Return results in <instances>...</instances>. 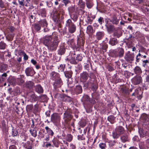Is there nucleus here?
<instances>
[{
    "instance_id": "f257e3e1",
    "label": "nucleus",
    "mask_w": 149,
    "mask_h": 149,
    "mask_svg": "<svg viewBox=\"0 0 149 149\" xmlns=\"http://www.w3.org/2000/svg\"><path fill=\"white\" fill-rule=\"evenodd\" d=\"M42 41L43 44L52 52L56 50L60 42L57 36L53 38L51 36H45L42 38Z\"/></svg>"
},
{
    "instance_id": "f03ea898",
    "label": "nucleus",
    "mask_w": 149,
    "mask_h": 149,
    "mask_svg": "<svg viewBox=\"0 0 149 149\" xmlns=\"http://www.w3.org/2000/svg\"><path fill=\"white\" fill-rule=\"evenodd\" d=\"M66 26L68 28L69 33H72L76 30V26L70 19H68L66 22Z\"/></svg>"
},
{
    "instance_id": "7ed1b4c3",
    "label": "nucleus",
    "mask_w": 149,
    "mask_h": 149,
    "mask_svg": "<svg viewBox=\"0 0 149 149\" xmlns=\"http://www.w3.org/2000/svg\"><path fill=\"white\" fill-rule=\"evenodd\" d=\"M72 111L70 109H68L64 113L63 119L66 123H68L72 118Z\"/></svg>"
},
{
    "instance_id": "20e7f679",
    "label": "nucleus",
    "mask_w": 149,
    "mask_h": 149,
    "mask_svg": "<svg viewBox=\"0 0 149 149\" xmlns=\"http://www.w3.org/2000/svg\"><path fill=\"white\" fill-rule=\"evenodd\" d=\"M61 119V116L59 113H54L51 116V121L54 123L58 124L59 123Z\"/></svg>"
},
{
    "instance_id": "39448f33",
    "label": "nucleus",
    "mask_w": 149,
    "mask_h": 149,
    "mask_svg": "<svg viewBox=\"0 0 149 149\" xmlns=\"http://www.w3.org/2000/svg\"><path fill=\"white\" fill-rule=\"evenodd\" d=\"M82 89L80 85H77L72 89V93L73 95H78L82 93Z\"/></svg>"
},
{
    "instance_id": "423d86ee",
    "label": "nucleus",
    "mask_w": 149,
    "mask_h": 149,
    "mask_svg": "<svg viewBox=\"0 0 149 149\" xmlns=\"http://www.w3.org/2000/svg\"><path fill=\"white\" fill-rule=\"evenodd\" d=\"M134 54H130L129 52L126 54L125 56V59L127 61L131 63L134 60Z\"/></svg>"
},
{
    "instance_id": "0eeeda50",
    "label": "nucleus",
    "mask_w": 149,
    "mask_h": 149,
    "mask_svg": "<svg viewBox=\"0 0 149 149\" xmlns=\"http://www.w3.org/2000/svg\"><path fill=\"white\" fill-rule=\"evenodd\" d=\"M114 54L116 56L122 57L123 56L124 54V49L122 48H119L116 51H114Z\"/></svg>"
},
{
    "instance_id": "6e6552de",
    "label": "nucleus",
    "mask_w": 149,
    "mask_h": 149,
    "mask_svg": "<svg viewBox=\"0 0 149 149\" xmlns=\"http://www.w3.org/2000/svg\"><path fill=\"white\" fill-rule=\"evenodd\" d=\"M25 72L27 76H33L36 73L33 68L31 67H28L26 69Z\"/></svg>"
},
{
    "instance_id": "1a4fd4ad",
    "label": "nucleus",
    "mask_w": 149,
    "mask_h": 149,
    "mask_svg": "<svg viewBox=\"0 0 149 149\" xmlns=\"http://www.w3.org/2000/svg\"><path fill=\"white\" fill-rule=\"evenodd\" d=\"M142 78L140 76H136L132 79L133 83L135 85L140 84L142 82Z\"/></svg>"
},
{
    "instance_id": "9d476101",
    "label": "nucleus",
    "mask_w": 149,
    "mask_h": 149,
    "mask_svg": "<svg viewBox=\"0 0 149 149\" xmlns=\"http://www.w3.org/2000/svg\"><path fill=\"white\" fill-rule=\"evenodd\" d=\"M55 81L53 83V86L55 88H59L61 87L63 84L60 78L54 80Z\"/></svg>"
},
{
    "instance_id": "9b49d317",
    "label": "nucleus",
    "mask_w": 149,
    "mask_h": 149,
    "mask_svg": "<svg viewBox=\"0 0 149 149\" xmlns=\"http://www.w3.org/2000/svg\"><path fill=\"white\" fill-rule=\"evenodd\" d=\"M89 77L88 73L86 72H84L80 74L81 81L82 82H85L87 80Z\"/></svg>"
},
{
    "instance_id": "f8f14e48",
    "label": "nucleus",
    "mask_w": 149,
    "mask_h": 149,
    "mask_svg": "<svg viewBox=\"0 0 149 149\" xmlns=\"http://www.w3.org/2000/svg\"><path fill=\"white\" fill-rule=\"evenodd\" d=\"M121 141L123 143H125L129 142L130 140L128 134H124L122 135L120 137Z\"/></svg>"
},
{
    "instance_id": "ddd939ff",
    "label": "nucleus",
    "mask_w": 149,
    "mask_h": 149,
    "mask_svg": "<svg viewBox=\"0 0 149 149\" xmlns=\"http://www.w3.org/2000/svg\"><path fill=\"white\" fill-rule=\"evenodd\" d=\"M66 95L65 94L57 93L55 95V97L61 101H65Z\"/></svg>"
},
{
    "instance_id": "4468645a",
    "label": "nucleus",
    "mask_w": 149,
    "mask_h": 149,
    "mask_svg": "<svg viewBox=\"0 0 149 149\" xmlns=\"http://www.w3.org/2000/svg\"><path fill=\"white\" fill-rule=\"evenodd\" d=\"M68 43H70L71 46L74 48H76V49H79L81 47V46L79 44H78L77 43V44H75L74 43V40L73 39H72L68 41Z\"/></svg>"
},
{
    "instance_id": "2eb2a0df",
    "label": "nucleus",
    "mask_w": 149,
    "mask_h": 149,
    "mask_svg": "<svg viewBox=\"0 0 149 149\" xmlns=\"http://www.w3.org/2000/svg\"><path fill=\"white\" fill-rule=\"evenodd\" d=\"M82 100L84 101L89 102L90 103L94 104L95 102L94 100H90L89 96L87 95H84L82 97Z\"/></svg>"
},
{
    "instance_id": "dca6fc26",
    "label": "nucleus",
    "mask_w": 149,
    "mask_h": 149,
    "mask_svg": "<svg viewBox=\"0 0 149 149\" xmlns=\"http://www.w3.org/2000/svg\"><path fill=\"white\" fill-rule=\"evenodd\" d=\"M104 33L103 31H98L96 33V37L97 40H100L103 37Z\"/></svg>"
},
{
    "instance_id": "f3484780",
    "label": "nucleus",
    "mask_w": 149,
    "mask_h": 149,
    "mask_svg": "<svg viewBox=\"0 0 149 149\" xmlns=\"http://www.w3.org/2000/svg\"><path fill=\"white\" fill-rule=\"evenodd\" d=\"M51 78L53 80H55L60 78V75L59 74L54 72H53L51 73Z\"/></svg>"
},
{
    "instance_id": "a211bd4d",
    "label": "nucleus",
    "mask_w": 149,
    "mask_h": 149,
    "mask_svg": "<svg viewBox=\"0 0 149 149\" xmlns=\"http://www.w3.org/2000/svg\"><path fill=\"white\" fill-rule=\"evenodd\" d=\"M115 130L120 135L124 134L125 131L124 128L121 126H118Z\"/></svg>"
},
{
    "instance_id": "6ab92c4d",
    "label": "nucleus",
    "mask_w": 149,
    "mask_h": 149,
    "mask_svg": "<svg viewBox=\"0 0 149 149\" xmlns=\"http://www.w3.org/2000/svg\"><path fill=\"white\" fill-rule=\"evenodd\" d=\"M135 92L136 96L139 99L141 100L142 97V92L140 89H136L135 90Z\"/></svg>"
},
{
    "instance_id": "aec40b11",
    "label": "nucleus",
    "mask_w": 149,
    "mask_h": 149,
    "mask_svg": "<svg viewBox=\"0 0 149 149\" xmlns=\"http://www.w3.org/2000/svg\"><path fill=\"white\" fill-rule=\"evenodd\" d=\"M78 5L80 7V10H82L85 8V3L83 0H79Z\"/></svg>"
},
{
    "instance_id": "412c9836",
    "label": "nucleus",
    "mask_w": 149,
    "mask_h": 149,
    "mask_svg": "<svg viewBox=\"0 0 149 149\" xmlns=\"http://www.w3.org/2000/svg\"><path fill=\"white\" fill-rule=\"evenodd\" d=\"M65 51V49L64 46L62 45L60 46L59 49L58 50V54L60 55L63 54Z\"/></svg>"
},
{
    "instance_id": "4be33fe9",
    "label": "nucleus",
    "mask_w": 149,
    "mask_h": 149,
    "mask_svg": "<svg viewBox=\"0 0 149 149\" xmlns=\"http://www.w3.org/2000/svg\"><path fill=\"white\" fill-rule=\"evenodd\" d=\"M35 91L39 93H42L43 92L42 88L41 85L39 84L38 85L36 86L35 87Z\"/></svg>"
},
{
    "instance_id": "5701e85b",
    "label": "nucleus",
    "mask_w": 149,
    "mask_h": 149,
    "mask_svg": "<svg viewBox=\"0 0 149 149\" xmlns=\"http://www.w3.org/2000/svg\"><path fill=\"white\" fill-rule=\"evenodd\" d=\"M94 32L93 28L91 25H88L87 28L86 33L89 34H92Z\"/></svg>"
},
{
    "instance_id": "b1692460",
    "label": "nucleus",
    "mask_w": 149,
    "mask_h": 149,
    "mask_svg": "<svg viewBox=\"0 0 149 149\" xmlns=\"http://www.w3.org/2000/svg\"><path fill=\"white\" fill-rule=\"evenodd\" d=\"M119 19H117V17L115 16H113L111 19L110 21L113 24L117 25L119 23Z\"/></svg>"
},
{
    "instance_id": "393cba45",
    "label": "nucleus",
    "mask_w": 149,
    "mask_h": 149,
    "mask_svg": "<svg viewBox=\"0 0 149 149\" xmlns=\"http://www.w3.org/2000/svg\"><path fill=\"white\" fill-rule=\"evenodd\" d=\"M109 44L112 46L116 45L118 43L117 39L114 38H111L109 42Z\"/></svg>"
},
{
    "instance_id": "a878e982",
    "label": "nucleus",
    "mask_w": 149,
    "mask_h": 149,
    "mask_svg": "<svg viewBox=\"0 0 149 149\" xmlns=\"http://www.w3.org/2000/svg\"><path fill=\"white\" fill-rule=\"evenodd\" d=\"M86 7L89 9L91 8L93 5V1L91 0H86Z\"/></svg>"
},
{
    "instance_id": "bb28decb",
    "label": "nucleus",
    "mask_w": 149,
    "mask_h": 149,
    "mask_svg": "<svg viewBox=\"0 0 149 149\" xmlns=\"http://www.w3.org/2000/svg\"><path fill=\"white\" fill-rule=\"evenodd\" d=\"M40 25H41L43 27H47V23L45 19H44L40 20L38 22Z\"/></svg>"
},
{
    "instance_id": "cd10ccee",
    "label": "nucleus",
    "mask_w": 149,
    "mask_h": 149,
    "mask_svg": "<svg viewBox=\"0 0 149 149\" xmlns=\"http://www.w3.org/2000/svg\"><path fill=\"white\" fill-rule=\"evenodd\" d=\"M107 29V30L109 32L113 31L114 30V26L112 25L107 24L105 25Z\"/></svg>"
},
{
    "instance_id": "c85d7f7f",
    "label": "nucleus",
    "mask_w": 149,
    "mask_h": 149,
    "mask_svg": "<svg viewBox=\"0 0 149 149\" xmlns=\"http://www.w3.org/2000/svg\"><path fill=\"white\" fill-rule=\"evenodd\" d=\"M64 74L65 77L67 78H70L72 74V71H66L64 72Z\"/></svg>"
},
{
    "instance_id": "c756f323",
    "label": "nucleus",
    "mask_w": 149,
    "mask_h": 149,
    "mask_svg": "<svg viewBox=\"0 0 149 149\" xmlns=\"http://www.w3.org/2000/svg\"><path fill=\"white\" fill-rule=\"evenodd\" d=\"M118 133L116 130L112 132L111 136L113 139H116L119 138L120 135Z\"/></svg>"
},
{
    "instance_id": "7c9ffc66",
    "label": "nucleus",
    "mask_w": 149,
    "mask_h": 149,
    "mask_svg": "<svg viewBox=\"0 0 149 149\" xmlns=\"http://www.w3.org/2000/svg\"><path fill=\"white\" fill-rule=\"evenodd\" d=\"M134 37L132 36L131 35H130L129 37L127 38H126V42L129 44H131L134 39Z\"/></svg>"
},
{
    "instance_id": "2f4dec72",
    "label": "nucleus",
    "mask_w": 149,
    "mask_h": 149,
    "mask_svg": "<svg viewBox=\"0 0 149 149\" xmlns=\"http://www.w3.org/2000/svg\"><path fill=\"white\" fill-rule=\"evenodd\" d=\"M141 119L145 121H148L149 120V116L146 113H143L141 116Z\"/></svg>"
},
{
    "instance_id": "473e14b6",
    "label": "nucleus",
    "mask_w": 149,
    "mask_h": 149,
    "mask_svg": "<svg viewBox=\"0 0 149 149\" xmlns=\"http://www.w3.org/2000/svg\"><path fill=\"white\" fill-rule=\"evenodd\" d=\"M134 72L135 74H139L141 73L142 71L141 68L138 66H136L134 69Z\"/></svg>"
},
{
    "instance_id": "72a5a7b5",
    "label": "nucleus",
    "mask_w": 149,
    "mask_h": 149,
    "mask_svg": "<svg viewBox=\"0 0 149 149\" xmlns=\"http://www.w3.org/2000/svg\"><path fill=\"white\" fill-rule=\"evenodd\" d=\"M15 34L13 33H10L8 34L6 37L7 40L8 41L12 40Z\"/></svg>"
},
{
    "instance_id": "f704fd0d",
    "label": "nucleus",
    "mask_w": 149,
    "mask_h": 149,
    "mask_svg": "<svg viewBox=\"0 0 149 149\" xmlns=\"http://www.w3.org/2000/svg\"><path fill=\"white\" fill-rule=\"evenodd\" d=\"M25 148L27 149H33V145L29 141H27L25 144Z\"/></svg>"
},
{
    "instance_id": "c9c22d12",
    "label": "nucleus",
    "mask_w": 149,
    "mask_h": 149,
    "mask_svg": "<svg viewBox=\"0 0 149 149\" xmlns=\"http://www.w3.org/2000/svg\"><path fill=\"white\" fill-rule=\"evenodd\" d=\"M40 14L43 17H45L46 16V12L45 9H41L40 10Z\"/></svg>"
},
{
    "instance_id": "e433bc0d",
    "label": "nucleus",
    "mask_w": 149,
    "mask_h": 149,
    "mask_svg": "<svg viewBox=\"0 0 149 149\" xmlns=\"http://www.w3.org/2000/svg\"><path fill=\"white\" fill-rule=\"evenodd\" d=\"M47 133L52 136L54 134V133L52 130L49 128L48 127H46L45 128Z\"/></svg>"
},
{
    "instance_id": "4c0bfd02",
    "label": "nucleus",
    "mask_w": 149,
    "mask_h": 149,
    "mask_svg": "<svg viewBox=\"0 0 149 149\" xmlns=\"http://www.w3.org/2000/svg\"><path fill=\"white\" fill-rule=\"evenodd\" d=\"M7 67V65L6 64H3L1 65L0 66V72H3L6 70Z\"/></svg>"
},
{
    "instance_id": "58836bf2",
    "label": "nucleus",
    "mask_w": 149,
    "mask_h": 149,
    "mask_svg": "<svg viewBox=\"0 0 149 149\" xmlns=\"http://www.w3.org/2000/svg\"><path fill=\"white\" fill-rule=\"evenodd\" d=\"M30 99L32 102H35L38 100V97L33 93L31 95Z\"/></svg>"
},
{
    "instance_id": "ea45409f",
    "label": "nucleus",
    "mask_w": 149,
    "mask_h": 149,
    "mask_svg": "<svg viewBox=\"0 0 149 149\" xmlns=\"http://www.w3.org/2000/svg\"><path fill=\"white\" fill-rule=\"evenodd\" d=\"M77 43L79 44L81 46H82L84 45V41L81 37L78 38L77 39Z\"/></svg>"
},
{
    "instance_id": "a19ab883",
    "label": "nucleus",
    "mask_w": 149,
    "mask_h": 149,
    "mask_svg": "<svg viewBox=\"0 0 149 149\" xmlns=\"http://www.w3.org/2000/svg\"><path fill=\"white\" fill-rule=\"evenodd\" d=\"M93 84V81L91 79H89L87 82L84 84L85 86L86 87H88L89 86H91Z\"/></svg>"
},
{
    "instance_id": "79ce46f5",
    "label": "nucleus",
    "mask_w": 149,
    "mask_h": 149,
    "mask_svg": "<svg viewBox=\"0 0 149 149\" xmlns=\"http://www.w3.org/2000/svg\"><path fill=\"white\" fill-rule=\"evenodd\" d=\"M115 118L113 116H110L108 117V120L111 124H113L114 123Z\"/></svg>"
},
{
    "instance_id": "37998d69",
    "label": "nucleus",
    "mask_w": 149,
    "mask_h": 149,
    "mask_svg": "<svg viewBox=\"0 0 149 149\" xmlns=\"http://www.w3.org/2000/svg\"><path fill=\"white\" fill-rule=\"evenodd\" d=\"M1 127L3 131L7 132V130L6 128V123L4 120H3L1 122Z\"/></svg>"
},
{
    "instance_id": "c03bdc74",
    "label": "nucleus",
    "mask_w": 149,
    "mask_h": 149,
    "mask_svg": "<svg viewBox=\"0 0 149 149\" xmlns=\"http://www.w3.org/2000/svg\"><path fill=\"white\" fill-rule=\"evenodd\" d=\"M13 128L12 129V136L13 137L16 136L18 134V130L16 129Z\"/></svg>"
},
{
    "instance_id": "a18cd8bd",
    "label": "nucleus",
    "mask_w": 149,
    "mask_h": 149,
    "mask_svg": "<svg viewBox=\"0 0 149 149\" xmlns=\"http://www.w3.org/2000/svg\"><path fill=\"white\" fill-rule=\"evenodd\" d=\"M33 85L34 83L33 82L29 81L26 82V86L29 88H31L33 87Z\"/></svg>"
},
{
    "instance_id": "49530a36",
    "label": "nucleus",
    "mask_w": 149,
    "mask_h": 149,
    "mask_svg": "<svg viewBox=\"0 0 149 149\" xmlns=\"http://www.w3.org/2000/svg\"><path fill=\"white\" fill-rule=\"evenodd\" d=\"M140 8L143 11H148V10L147 6L146 5L143 4L140 5Z\"/></svg>"
},
{
    "instance_id": "de8ad7c7",
    "label": "nucleus",
    "mask_w": 149,
    "mask_h": 149,
    "mask_svg": "<svg viewBox=\"0 0 149 149\" xmlns=\"http://www.w3.org/2000/svg\"><path fill=\"white\" fill-rule=\"evenodd\" d=\"M33 27L34 29L37 31H39L40 29V25L39 24H35L33 25Z\"/></svg>"
},
{
    "instance_id": "09e8293b",
    "label": "nucleus",
    "mask_w": 149,
    "mask_h": 149,
    "mask_svg": "<svg viewBox=\"0 0 149 149\" xmlns=\"http://www.w3.org/2000/svg\"><path fill=\"white\" fill-rule=\"evenodd\" d=\"M7 45L3 41H1L0 42V49H5Z\"/></svg>"
},
{
    "instance_id": "8fccbe9b",
    "label": "nucleus",
    "mask_w": 149,
    "mask_h": 149,
    "mask_svg": "<svg viewBox=\"0 0 149 149\" xmlns=\"http://www.w3.org/2000/svg\"><path fill=\"white\" fill-rule=\"evenodd\" d=\"M108 48L107 45L105 43L103 44L101 47V49L102 50L103 52H105L107 51V49Z\"/></svg>"
},
{
    "instance_id": "3c124183",
    "label": "nucleus",
    "mask_w": 149,
    "mask_h": 149,
    "mask_svg": "<svg viewBox=\"0 0 149 149\" xmlns=\"http://www.w3.org/2000/svg\"><path fill=\"white\" fill-rule=\"evenodd\" d=\"M31 135L34 137H36L37 136V131L35 130H30L29 131Z\"/></svg>"
},
{
    "instance_id": "603ef678",
    "label": "nucleus",
    "mask_w": 149,
    "mask_h": 149,
    "mask_svg": "<svg viewBox=\"0 0 149 149\" xmlns=\"http://www.w3.org/2000/svg\"><path fill=\"white\" fill-rule=\"evenodd\" d=\"M93 21L89 16L88 15L87 16L86 22L88 24H91L92 23Z\"/></svg>"
},
{
    "instance_id": "864d4df0",
    "label": "nucleus",
    "mask_w": 149,
    "mask_h": 149,
    "mask_svg": "<svg viewBox=\"0 0 149 149\" xmlns=\"http://www.w3.org/2000/svg\"><path fill=\"white\" fill-rule=\"evenodd\" d=\"M73 136L71 134H68L67 135L66 141L68 142H71L72 140Z\"/></svg>"
},
{
    "instance_id": "5fc2aeb1",
    "label": "nucleus",
    "mask_w": 149,
    "mask_h": 149,
    "mask_svg": "<svg viewBox=\"0 0 149 149\" xmlns=\"http://www.w3.org/2000/svg\"><path fill=\"white\" fill-rule=\"evenodd\" d=\"M139 146L140 149H146L144 142H140L139 143Z\"/></svg>"
},
{
    "instance_id": "6e6d98bb",
    "label": "nucleus",
    "mask_w": 149,
    "mask_h": 149,
    "mask_svg": "<svg viewBox=\"0 0 149 149\" xmlns=\"http://www.w3.org/2000/svg\"><path fill=\"white\" fill-rule=\"evenodd\" d=\"M86 124V123L85 120H81L79 122V125L82 127H83L85 126Z\"/></svg>"
},
{
    "instance_id": "4d7b16f0",
    "label": "nucleus",
    "mask_w": 149,
    "mask_h": 149,
    "mask_svg": "<svg viewBox=\"0 0 149 149\" xmlns=\"http://www.w3.org/2000/svg\"><path fill=\"white\" fill-rule=\"evenodd\" d=\"M33 108V106L32 104L27 105L26 107V109L27 111H32Z\"/></svg>"
},
{
    "instance_id": "13d9d810",
    "label": "nucleus",
    "mask_w": 149,
    "mask_h": 149,
    "mask_svg": "<svg viewBox=\"0 0 149 149\" xmlns=\"http://www.w3.org/2000/svg\"><path fill=\"white\" fill-rule=\"evenodd\" d=\"M52 142L54 146L56 147H58V142L57 140L56 139H54L52 141Z\"/></svg>"
},
{
    "instance_id": "bf43d9fd",
    "label": "nucleus",
    "mask_w": 149,
    "mask_h": 149,
    "mask_svg": "<svg viewBox=\"0 0 149 149\" xmlns=\"http://www.w3.org/2000/svg\"><path fill=\"white\" fill-rule=\"evenodd\" d=\"M65 64H61L58 68V69L61 72H63L65 68Z\"/></svg>"
},
{
    "instance_id": "052dcab7",
    "label": "nucleus",
    "mask_w": 149,
    "mask_h": 149,
    "mask_svg": "<svg viewBox=\"0 0 149 149\" xmlns=\"http://www.w3.org/2000/svg\"><path fill=\"white\" fill-rule=\"evenodd\" d=\"M139 132L141 136H144L145 133L142 129H139Z\"/></svg>"
},
{
    "instance_id": "680f3d73",
    "label": "nucleus",
    "mask_w": 149,
    "mask_h": 149,
    "mask_svg": "<svg viewBox=\"0 0 149 149\" xmlns=\"http://www.w3.org/2000/svg\"><path fill=\"white\" fill-rule=\"evenodd\" d=\"M131 73L128 72L127 71H125L124 72V75L127 78H129L130 77Z\"/></svg>"
},
{
    "instance_id": "e2e57ef3",
    "label": "nucleus",
    "mask_w": 149,
    "mask_h": 149,
    "mask_svg": "<svg viewBox=\"0 0 149 149\" xmlns=\"http://www.w3.org/2000/svg\"><path fill=\"white\" fill-rule=\"evenodd\" d=\"M72 98L71 97L66 95L65 100V101L70 102L72 101Z\"/></svg>"
},
{
    "instance_id": "0e129e2a",
    "label": "nucleus",
    "mask_w": 149,
    "mask_h": 149,
    "mask_svg": "<svg viewBox=\"0 0 149 149\" xmlns=\"http://www.w3.org/2000/svg\"><path fill=\"white\" fill-rule=\"evenodd\" d=\"M143 66L145 67L148 65V63L149 64V62L147 60L143 61Z\"/></svg>"
},
{
    "instance_id": "69168bd1",
    "label": "nucleus",
    "mask_w": 149,
    "mask_h": 149,
    "mask_svg": "<svg viewBox=\"0 0 149 149\" xmlns=\"http://www.w3.org/2000/svg\"><path fill=\"white\" fill-rule=\"evenodd\" d=\"M40 98L41 99L44 101H45L47 99V96L45 95H40Z\"/></svg>"
},
{
    "instance_id": "338daca9",
    "label": "nucleus",
    "mask_w": 149,
    "mask_h": 149,
    "mask_svg": "<svg viewBox=\"0 0 149 149\" xmlns=\"http://www.w3.org/2000/svg\"><path fill=\"white\" fill-rule=\"evenodd\" d=\"M98 21L100 24L101 25H102V22H104L103 17H100L98 19Z\"/></svg>"
},
{
    "instance_id": "774afa93",
    "label": "nucleus",
    "mask_w": 149,
    "mask_h": 149,
    "mask_svg": "<svg viewBox=\"0 0 149 149\" xmlns=\"http://www.w3.org/2000/svg\"><path fill=\"white\" fill-rule=\"evenodd\" d=\"M99 146L102 149H105L106 147V145L105 144L103 143H100L99 144Z\"/></svg>"
}]
</instances>
